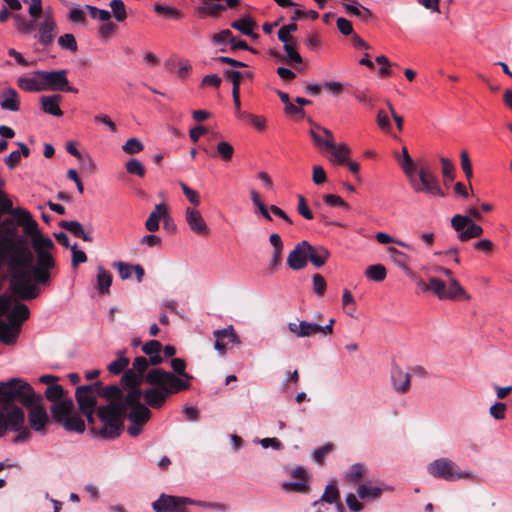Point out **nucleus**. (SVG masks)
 <instances>
[{"mask_svg": "<svg viewBox=\"0 0 512 512\" xmlns=\"http://www.w3.org/2000/svg\"><path fill=\"white\" fill-rule=\"evenodd\" d=\"M323 200L328 206H339L346 210L349 209V205L338 195L327 194L324 195Z\"/></svg>", "mask_w": 512, "mask_h": 512, "instance_id": "nucleus-62", "label": "nucleus"}, {"mask_svg": "<svg viewBox=\"0 0 512 512\" xmlns=\"http://www.w3.org/2000/svg\"><path fill=\"white\" fill-rule=\"evenodd\" d=\"M15 211L12 206V201L6 196L4 192L0 191V212L11 214L15 217Z\"/></svg>", "mask_w": 512, "mask_h": 512, "instance_id": "nucleus-61", "label": "nucleus"}, {"mask_svg": "<svg viewBox=\"0 0 512 512\" xmlns=\"http://www.w3.org/2000/svg\"><path fill=\"white\" fill-rule=\"evenodd\" d=\"M62 100V96L59 94L46 95L40 98V103L42 109L45 113L60 117L62 116V111L60 109V102Z\"/></svg>", "mask_w": 512, "mask_h": 512, "instance_id": "nucleus-25", "label": "nucleus"}, {"mask_svg": "<svg viewBox=\"0 0 512 512\" xmlns=\"http://www.w3.org/2000/svg\"><path fill=\"white\" fill-rule=\"evenodd\" d=\"M283 49L286 52L285 57L276 51H271V55L277 58L279 61H284L289 65L293 63L301 64L303 62V58L298 53L297 49L290 47L289 44L283 45Z\"/></svg>", "mask_w": 512, "mask_h": 512, "instance_id": "nucleus-32", "label": "nucleus"}, {"mask_svg": "<svg viewBox=\"0 0 512 512\" xmlns=\"http://www.w3.org/2000/svg\"><path fill=\"white\" fill-rule=\"evenodd\" d=\"M100 387V381L89 385H81L76 388L75 398L79 410L96 409L98 392L96 388Z\"/></svg>", "mask_w": 512, "mask_h": 512, "instance_id": "nucleus-16", "label": "nucleus"}, {"mask_svg": "<svg viewBox=\"0 0 512 512\" xmlns=\"http://www.w3.org/2000/svg\"><path fill=\"white\" fill-rule=\"evenodd\" d=\"M214 336L223 337L224 340H227V342L234 343V344H240V338L236 334L233 326H228L223 329L215 330Z\"/></svg>", "mask_w": 512, "mask_h": 512, "instance_id": "nucleus-45", "label": "nucleus"}, {"mask_svg": "<svg viewBox=\"0 0 512 512\" xmlns=\"http://www.w3.org/2000/svg\"><path fill=\"white\" fill-rule=\"evenodd\" d=\"M58 44L62 49H66L70 52L77 50V42L73 34L67 33L59 37Z\"/></svg>", "mask_w": 512, "mask_h": 512, "instance_id": "nucleus-50", "label": "nucleus"}, {"mask_svg": "<svg viewBox=\"0 0 512 512\" xmlns=\"http://www.w3.org/2000/svg\"><path fill=\"white\" fill-rule=\"evenodd\" d=\"M188 503H192V498L162 493V512H188Z\"/></svg>", "mask_w": 512, "mask_h": 512, "instance_id": "nucleus-20", "label": "nucleus"}, {"mask_svg": "<svg viewBox=\"0 0 512 512\" xmlns=\"http://www.w3.org/2000/svg\"><path fill=\"white\" fill-rule=\"evenodd\" d=\"M111 283L112 274L102 266H99L97 269L96 289L103 294L109 293Z\"/></svg>", "mask_w": 512, "mask_h": 512, "instance_id": "nucleus-34", "label": "nucleus"}, {"mask_svg": "<svg viewBox=\"0 0 512 512\" xmlns=\"http://www.w3.org/2000/svg\"><path fill=\"white\" fill-rule=\"evenodd\" d=\"M145 401L152 407L160 406V386H154L144 393Z\"/></svg>", "mask_w": 512, "mask_h": 512, "instance_id": "nucleus-51", "label": "nucleus"}, {"mask_svg": "<svg viewBox=\"0 0 512 512\" xmlns=\"http://www.w3.org/2000/svg\"><path fill=\"white\" fill-rule=\"evenodd\" d=\"M29 149L26 145L20 144V150L12 151L5 159L6 165L13 169L21 160L22 156H28Z\"/></svg>", "mask_w": 512, "mask_h": 512, "instance_id": "nucleus-42", "label": "nucleus"}, {"mask_svg": "<svg viewBox=\"0 0 512 512\" xmlns=\"http://www.w3.org/2000/svg\"><path fill=\"white\" fill-rule=\"evenodd\" d=\"M52 421L61 425L66 431L83 433L84 421L76 414L75 405L70 397L52 403L50 406Z\"/></svg>", "mask_w": 512, "mask_h": 512, "instance_id": "nucleus-5", "label": "nucleus"}, {"mask_svg": "<svg viewBox=\"0 0 512 512\" xmlns=\"http://www.w3.org/2000/svg\"><path fill=\"white\" fill-rule=\"evenodd\" d=\"M142 351L149 356L147 360L150 365H157L160 363V342L157 340H151L146 342L142 346Z\"/></svg>", "mask_w": 512, "mask_h": 512, "instance_id": "nucleus-33", "label": "nucleus"}, {"mask_svg": "<svg viewBox=\"0 0 512 512\" xmlns=\"http://www.w3.org/2000/svg\"><path fill=\"white\" fill-rule=\"evenodd\" d=\"M309 481H285L282 483V489L285 491L307 493L309 491Z\"/></svg>", "mask_w": 512, "mask_h": 512, "instance_id": "nucleus-43", "label": "nucleus"}, {"mask_svg": "<svg viewBox=\"0 0 512 512\" xmlns=\"http://www.w3.org/2000/svg\"><path fill=\"white\" fill-rule=\"evenodd\" d=\"M256 26V21L249 15H246L231 23V27L240 31L243 35H250L251 28H255Z\"/></svg>", "mask_w": 512, "mask_h": 512, "instance_id": "nucleus-36", "label": "nucleus"}, {"mask_svg": "<svg viewBox=\"0 0 512 512\" xmlns=\"http://www.w3.org/2000/svg\"><path fill=\"white\" fill-rule=\"evenodd\" d=\"M297 211L301 216H303L307 220H311L314 217L312 211L307 206L304 196L302 195L298 196Z\"/></svg>", "mask_w": 512, "mask_h": 512, "instance_id": "nucleus-60", "label": "nucleus"}, {"mask_svg": "<svg viewBox=\"0 0 512 512\" xmlns=\"http://www.w3.org/2000/svg\"><path fill=\"white\" fill-rule=\"evenodd\" d=\"M113 266L118 270V273L123 280L131 278L134 272L138 282H141L143 279L144 269L140 265H131L119 261L115 262Z\"/></svg>", "mask_w": 512, "mask_h": 512, "instance_id": "nucleus-29", "label": "nucleus"}, {"mask_svg": "<svg viewBox=\"0 0 512 512\" xmlns=\"http://www.w3.org/2000/svg\"><path fill=\"white\" fill-rule=\"evenodd\" d=\"M0 107L6 111H18L20 108V97L16 89L7 86L0 91Z\"/></svg>", "mask_w": 512, "mask_h": 512, "instance_id": "nucleus-22", "label": "nucleus"}, {"mask_svg": "<svg viewBox=\"0 0 512 512\" xmlns=\"http://www.w3.org/2000/svg\"><path fill=\"white\" fill-rule=\"evenodd\" d=\"M168 363L172 368L174 374L185 377L187 379H192V375L186 372V361L182 358H171Z\"/></svg>", "mask_w": 512, "mask_h": 512, "instance_id": "nucleus-44", "label": "nucleus"}, {"mask_svg": "<svg viewBox=\"0 0 512 512\" xmlns=\"http://www.w3.org/2000/svg\"><path fill=\"white\" fill-rule=\"evenodd\" d=\"M5 400L7 403L18 401L24 407H30L33 404L40 403L42 396L36 394L33 387L21 378H12L9 380V386L5 392Z\"/></svg>", "mask_w": 512, "mask_h": 512, "instance_id": "nucleus-10", "label": "nucleus"}, {"mask_svg": "<svg viewBox=\"0 0 512 512\" xmlns=\"http://www.w3.org/2000/svg\"><path fill=\"white\" fill-rule=\"evenodd\" d=\"M56 24L50 15H47L44 21L40 24L37 38L41 45L49 46L53 43L55 38Z\"/></svg>", "mask_w": 512, "mask_h": 512, "instance_id": "nucleus-24", "label": "nucleus"}, {"mask_svg": "<svg viewBox=\"0 0 512 512\" xmlns=\"http://www.w3.org/2000/svg\"><path fill=\"white\" fill-rule=\"evenodd\" d=\"M308 248L309 242L303 240L299 242L294 249L290 252L287 258V264L292 270L303 269L308 262Z\"/></svg>", "mask_w": 512, "mask_h": 512, "instance_id": "nucleus-19", "label": "nucleus"}, {"mask_svg": "<svg viewBox=\"0 0 512 512\" xmlns=\"http://www.w3.org/2000/svg\"><path fill=\"white\" fill-rule=\"evenodd\" d=\"M191 379L162 370V402L171 395L191 387Z\"/></svg>", "mask_w": 512, "mask_h": 512, "instance_id": "nucleus-15", "label": "nucleus"}, {"mask_svg": "<svg viewBox=\"0 0 512 512\" xmlns=\"http://www.w3.org/2000/svg\"><path fill=\"white\" fill-rule=\"evenodd\" d=\"M410 187L415 193H424L429 197L444 198L445 193L440 186L439 179L427 165H419L411 173L407 172Z\"/></svg>", "mask_w": 512, "mask_h": 512, "instance_id": "nucleus-4", "label": "nucleus"}, {"mask_svg": "<svg viewBox=\"0 0 512 512\" xmlns=\"http://www.w3.org/2000/svg\"><path fill=\"white\" fill-rule=\"evenodd\" d=\"M24 424L25 413L20 407L9 403L0 407V437H3L8 430L21 431Z\"/></svg>", "mask_w": 512, "mask_h": 512, "instance_id": "nucleus-11", "label": "nucleus"}, {"mask_svg": "<svg viewBox=\"0 0 512 512\" xmlns=\"http://www.w3.org/2000/svg\"><path fill=\"white\" fill-rule=\"evenodd\" d=\"M390 377L396 392L403 394L410 389V374L404 372L398 365L393 364Z\"/></svg>", "mask_w": 512, "mask_h": 512, "instance_id": "nucleus-23", "label": "nucleus"}, {"mask_svg": "<svg viewBox=\"0 0 512 512\" xmlns=\"http://www.w3.org/2000/svg\"><path fill=\"white\" fill-rule=\"evenodd\" d=\"M343 7L345 8L347 13L358 17L364 22H368L370 19L374 17L373 12L364 6L358 7L355 5L343 3Z\"/></svg>", "mask_w": 512, "mask_h": 512, "instance_id": "nucleus-37", "label": "nucleus"}, {"mask_svg": "<svg viewBox=\"0 0 512 512\" xmlns=\"http://www.w3.org/2000/svg\"><path fill=\"white\" fill-rule=\"evenodd\" d=\"M386 268L382 264H374L367 267L365 276L368 280L381 282L386 278Z\"/></svg>", "mask_w": 512, "mask_h": 512, "instance_id": "nucleus-39", "label": "nucleus"}, {"mask_svg": "<svg viewBox=\"0 0 512 512\" xmlns=\"http://www.w3.org/2000/svg\"><path fill=\"white\" fill-rule=\"evenodd\" d=\"M60 226L66 230H68L70 233L75 235L76 237H79L80 234H82L83 226L78 221H61Z\"/></svg>", "mask_w": 512, "mask_h": 512, "instance_id": "nucleus-57", "label": "nucleus"}, {"mask_svg": "<svg viewBox=\"0 0 512 512\" xmlns=\"http://www.w3.org/2000/svg\"><path fill=\"white\" fill-rule=\"evenodd\" d=\"M331 450H332V444H326L322 447L316 448L313 450V452L311 454L312 459L315 462L321 464L324 461L326 454Z\"/></svg>", "mask_w": 512, "mask_h": 512, "instance_id": "nucleus-63", "label": "nucleus"}, {"mask_svg": "<svg viewBox=\"0 0 512 512\" xmlns=\"http://www.w3.org/2000/svg\"><path fill=\"white\" fill-rule=\"evenodd\" d=\"M98 392V396H102L107 400H110V403L121 401L125 395L124 389L120 388L117 385H109L103 386L100 381V387L96 388Z\"/></svg>", "mask_w": 512, "mask_h": 512, "instance_id": "nucleus-30", "label": "nucleus"}, {"mask_svg": "<svg viewBox=\"0 0 512 512\" xmlns=\"http://www.w3.org/2000/svg\"><path fill=\"white\" fill-rule=\"evenodd\" d=\"M366 466L363 463L352 464L344 474V479L350 483H357L366 473Z\"/></svg>", "mask_w": 512, "mask_h": 512, "instance_id": "nucleus-35", "label": "nucleus"}, {"mask_svg": "<svg viewBox=\"0 0 512 512\" xmlns=\"http://www.w3.org/2000/svg\"><path fill=\"white\" fill-rule=\"evenodd\" d=\"M307 251L308 260L317 268L322 267L330 256V251L322 245L313 246L309 243Z\"/></svg>", "mask_w": 512, "mask_h": 512, "instance_id": "nucleus-26", "label": "nucleus"}, {"mask_svg": "<svg viewBox=\"0 0 512 512\" xmlns=\"http://www.w3.org/2000/svg\"><path fill=\"white\" fill-rule=\"evenodd\" d=\"M431 282L433 286V293L439 300H453L458 297L469 299V295L455 278L450 279L448 288L446 283L440 278L431 277Z\"/></svg>", "mask_w": 512, "mask_h": 512, "instance_id": "nucleus-14", "label": "nucleus"}, {"mask_svg": "<svg viewBox=\"0 0 512 512\" xmlns=\"http://www.w3.org/2000/svg\"><path fill=\"white\" fill-rule=\"evenodd\" d=\"M226 10V6L223 4H212V5H206L200 9V12L203 14H207L212 17H218L220 13L224 12Z\"/></svg>", "mask_w": 512, "mask_h": 512, "instance_id": "nucleus-59", "label": "nucleus"}, {"mask_svg": "<svg viewBox=\"0 0 512 512\" xmlns=\"http://www.w3.org/2000/svg\"><path fill=\"white\" fill-rule=\"evenodd\" d=\"M122 148L128 154H135L143 149V145L138 139L131 138L123 145Z\"/></svg>", "mask_w": 512, "mask_h": 512, "instance_id": "nucleus-64", "label": "nucleus"}, {"mask_svg": "<svg viewBox=\"0 0 512 512\" xmlns=\"http://www.w3.org/2000/svg\"><path fill=\"white\" fill-rule=\"evenodd\" d=\"M185 214L186 222L191 231L198 235H207L209 233V228L198 210L188 207Z\"/></svg>", "mask_w": 512, "mask_h": 512, "instance_id": "nucleus-21", "label": "nucleus"}, {"mask_svg": "<svg viewBox=\"0 0 512 512\" xmlns=\"http://www.w3.org/2000/svg\"><path fill=\"white\" fill-rule=\"evenodd\" d=\"M338 498H339V490L336 486V483L334 480H332L325 488V491L323 493V495L321 496L320 500L325 502V503H329V504H333V503H338Z\"/></svg>", "mask_w": 512, "mask_h": 512, "instance_id": "nucleus-41", "label": "nucleus"}, {"mask_svg": "<svg viewBox=\"0 0 512 512\" xmlns=\"http://www.w3.org/2000/svg\"><path fill=\"white\" fill-rule=\"evenodd\" d=\"M28 423L30 428L40 434L46 433L47 426L51 423L48 412L40 403L28 407Z\"/></svg>", "mask_w": 512, "mask_h": 512, "instance_id": "nucleus-17", "label": "nucleus"}, {"mask_svg": "<svg viewBox=\"0 0 512 512\" xmlns=\"http://www.w3.org/2000/svg\"><path fill=\"white\" fill-rule=\"evenodd\" d=\"M148 367L147 358L139 356L134 359L132 368L124 372L121 383L127 388L124 390L125 395L121 401L97 408V416L102 427L95 431L96 435L108 440L118 437L124 428V419L130 423L127 427L130 436L136 437L143 431L151 412L141 402L142 392L138 386L143 381V373Z\"/></svg>", "mask_w": 512, "mask_h": 512, "instance_id": "nucleus-1", "label": "nucleus"}, {"mask_svg": "<svg viewBox=\"0 0 512 512\" xmlns=\"http://www.w3.org/2000/svg\"><path fill=\"white\" fill-rule=\"evenodd\" d=\"M17 86L29 93L43 91V70H35L19 76L16 80Z\"/></svg>", "mask_w": 512, "mask_h": 512, "instance_id": "nucleus-18", "label": "nucleus"}, {"mask_svg": "<svg viewBox=\"0 0 512 512\" xmlns=\"http://www.w3.org/2000/svg\"><path fill=\"white\" fill-rule=\"evenodd\" d=\"M311 137L315 146L321 152H329L334 158V163L343 164L346 162L350 149L344 143H335L331 130H310Z\"/></svg>", "mask_w": 512, "mask_h": 512, "instance_id": "nucleus-8", "label": "nucleus"}, {"mask_svg": "<svg viewBox=\"0 0 512 512\" xmlns=\"http://www.w3.org/2000/svg\"><path fill=\"white\" fill-rule=\"evenodd\" d=\"M126 170L129 174L138 175L143 177L145 175V169L140 161L135 158L130 159L126 163Z\"/></svg>", "mask_w": 512, "mask_h": 512, "instance_id": "nucleus-53", "label": "nucleus"}, {"mask_svg": "<svg viewBox=\"0 0 512 512\" xmlns=\"http://www.w3.org/2000/svg\"><path fill=\"white\" fill-rule=\"evenodd\" d=\"M288 330L297 337H309L318 333V324L308 321H300L299 324L294 322L288 323Z\"/></svg>", "mask_w": 512, "mask_h": 512, "instance_id": "nucleus-27", "label": "nucleus"}, {"mask_svg": "<svg viewBox=\"0 0 512 512\" xmlns=\"http://www.w3.org/2000/svg\"><path fill=\"white\" fill-rule=\"evenodd\" d=\"M419 164L415 163L411 156L409 155L408 149L406 146H403L402 148V161H401V167L403 169V172L405 175L408 173H411L412 171L416 170L418 168Z\"/></svg>", "mask_w": 512, "mask_h": 512, "instance_id": "nucleus-46", "label": "nucleus"}, {"mask_svg": "<svg viewBox=\"0 0 512 512\" xmlns=\"http://www.w3.org/2000/svg\"><path fill=\"white\" fill-rule=\"evenodd\" d=\"M392 490V487L384 486L381 488L379 486L371 485L370 482L362 483L357 487V494L363 500H374L381 496L383 490Z\"/></svg>", "mask_w": 512, "mask_h": 512, "instance_id": "nucleus-28", "label": "nucleus"}, {"mask_svg": "<svg viewBox=\"0 0 512 512\" xmlns=\"http://www.w3.org/2000/svg\"><path fill=\"white\" fill-rule=\"evenodd\" d=\"M129 365V359L125 357L124 352H119L116 360L112 361L107 369L112 374H120Z\"/></svg>", "mask_w": 512, "mask_h": 512, "instance_id": "nucleus-40", "label": "nucleus"}, {"mask_svg": "<svg viewBox=\"0 0 512 512\" xmlns=\"http://www.w3.org/2000/svg\"><path fill=\"white\" fill-rule=\"evenodd\" d=\"M7 236L0 235V261L7 258L10 274V289L20 300L38 297L40 289L35 286L24 287L29 279L28 268L31 264L32 252L26 245L6 244Z\"/></svg>", "mask_w": 512, "mask_h": 512, "instance_id": "nucleus-2", "label": "nucleus"}, {"mask_svg": "<svg viewBox=\"0 0 512 512\" xmlns=\"http://www.w3.org/2000/svg\"><path fill=\"white\" fill-rule=\"evenodd\" d=\"M506 409H507V406L505 403L496 402L490 407L489 413L494 419L503 420L506 415Z\"/></svg>", "mask_w": 512, "mask_h": 512, "instance_id": "nucleus-54", "label": "nucleus"}, {"mask_svg": "<svg viewBox=\"0 0 512 512\" xmlns=\"http://www.w3.org/2000/svg\"><path fill=\"white\" fill-rule=\"evenodd\" d=\"M160 225V204H156L154 211L150 214L145 222V227L148 231H157Z\"/></svg>", "mask_w": 512, "mask_h": 512, "instance_id": "nucleus-47", "label": "nucleus"}, {"mask_svg": "<svg viewBox=\"0 0 512 512\" xmlns=\"http://www.w3.org/2000/svg\"><path fill=\"white\" fill-rule=\"evenodd\" d=\"M326 287H327V284L322 275L314 274L312 276V289H313V292L318 297H322L324 295Z\"/></svg>", "mask_w": 512, "mask_h": 512, "instance_id": "nucleus-52", "label": "nucleus"}, {"mask_svg": "<svg viewBox=\"0 0 512 512\" xmlns=\"http://www.w3.org/2000/svg\"><path fill=\"white\" fill-rule=\"evenodd\" d=\"M44 396L47 400L53 403H56L60 400H64L65 398L68 397L67 392L59 384L49 385L44 391Z\"/></svg>", "mask_w": 512, "mask_h": 512, "instance_id": "nucleus-38", "label": "nucleus"}, {"mask_svg": "<svg viewBox=\"0 0 512 512\" xmlns=\"http://www.w3.org/2000/svg\"><path fill=\"white\" fill-rule=\"evenodd\" d=\"M67 70H43V91L73 92L77 89L69 84Z\"/></svg>", "mask_w": 512, "mask_h": 512, "instance_id": "nucleus-13", "label": "nucleus"}, {"mask_svg": "<svg viewBox=\"0 0 512 512\" xmlns=\"http://www.w3.org/2000/svg\"><path fill=\"white\" fill-rule=\"evenodd\" d=\"M467 212L468 215L456 214L451 218V226L456 231L457 238L462 242L483 234V228L471 218L480 220L482 218L481 213L476 208H469Z\"/></svg>", "mask_w": 512, "mask_h": 512, "instance_id": "nucleus-9", "label": "nucleus"}, {"mask_svg": "<svg viewBox=\"0 0 512 512\" xmlns=\"http://www.w3.org/2000/svg\"><path fill=\"white\" fill-rule=\"evenodd\" d=\"M375 237H376V240L381 244L394 243L401 247H404L407 249H412V246L410 244H408L400 239L393 238L392 236H390L389 234H387L385 232H378Z\"/></svg>", "mask_w": 512, "mask_h": 512, "instance_id": "nucleus-49", "label": "nucleus"}, {"mask_svg": "<svg viewBox=\"0 0 512 512\" xmlns=\"http://www.w3.org/2000/svg\"><path fill=\"white\" fill-rule=\"evenodd\" d=\"M181 188L184 195L191 204H193L194 206H198L200 204V195L196 190H193L185 183H181Z\"/></svg>", "mask_w": 512, "mask_h": 512, "instance_id": "nucleus-56", "label": "nucleus"}, {"mask_svg": "<svg viewBox=\"0 0 512 512\" xmlns=\"http://www.w3.org/2000/svg\"><path fill=\"white\" fill-rule=\"evenodd\" d=\"M387 253H388L390 259L392 260V262L396 266H398L406 274L410 273V268H409L410 258L406 253L398 250L397 248H395L393 246H390L387 248Z\"/></svg>", "mask_w": 512, "mask_h": 512, "instance_id": "nucleus-31", "label": "nucleus"}, {"mask_svg": "<svg viewBox=\"0 0 512 512\" xmlns=\"http://www.w3.org/2000/svg\"><path fill=\"white\" fill-rule=\"evenodd\" d=\"M110 7L115 19L118 22H123L126 19V8L122 0H112L110 3Z\"/></svg>", "mask_w": 512, "mask_h": 512, "instance_id": "nucleus-48", "label": "nucleus"}, {"mask_svg": "<svg viewBox=\"0 0 512 512\" xmlns=\"http://www.w3.org/2000/svg\"><path fill=\"white\" fill-rule=\"evenodd\" d=\"M53 245L46 246L42 243L37 246V248H33L37 254V264L33 265V258L31 259V264L28 268L29 279L24 283V287L28 286H36L32 282L33 278L35 282L38 284H47L50 280L49 270L55 266L54 258L52 257L50 250L53 248Z\"/></svg>", "mask_w": 512, "mask_h": 512, "instance_id": "nucleus-6", "label": "nucleus"}, {"mask_svg": "<svg viewBox=\"0 0 512 512\" xmlns=\"http://www.w3.org/2000/svg\"><path fill=\"white\" fill-rule=\"evenodd\" d=\"M29 315L30 311L25 304L13 305L11 295H0V341L5 345L15 344L20 327Z\"/></svg>", "mask_w": 512, "mask_h": 512, "instance_id": "nucleus-3", "label": "nucleus"}, {"mask_svg": "<svg viewBox=\"0 0 512 512\" xmlns=\"http://www.w3.org/2000/svg\"><path fill=\"white\" fill-rule=\"evenodd\" d=\"M440 162H441V165H442V175L443 177L446 179V180H453L454 179V165L452 164V162L445 158V157H441L440 158Z\"/></svg>", "mask_w": 512, "mask_h": 512, "instance_id": "nucleus-58", "label": "nucleus"}, {"mask_svg": "<svg viewBox=\"0 0 512 512\" xmlns=\"http://www.w3.org/2000/svg\"><path fill=\"white\" fill-rule=\"evenodd\" d=\"M15 218L17 222L23 226L25 234L30 237L33 248H37L40 243L46 246L53 245V241L40 232L37 222L33 219L29 211L18 207L15 211Z\"/></svg>", "mask_w": 512, "mask_h": 512, "instance_id": "nucleus-12", "label": "nucleus"}, {"mask_svg": "<svg viewBox=\"0 0 512 512\" xmlns=\"http://www.w3.org/2000/svg\"><path fill=\"white\" fill-rule=\"evenodd\" d=\"M233 151H234V149H233L232 145L229 144L228 142L223 141V142L218 143V145H217V153L225 161H228L232 158Z\"/></svg>", "mask_w": 512, "mask_h": 512, "instance_id": "nucleus-55", "label": "nucleus"}, {"mask_svg": "<svg viewBox=\"0 0 512 512\" xmlns=\"http://www.w3.org/2000/svg\"><path fill=\"white\" fill-rule=\"evenodd\" d=\"M427 472L429 475L447 482L473 481L476 479V475L471 470H461L453 460L447 457H441L430 462L427 465Z\"/></svg>", "mask_w": 512, "mask_h": 512, "instance_id": "nucleus-7", "label": "nucleus"}]
</instances>
